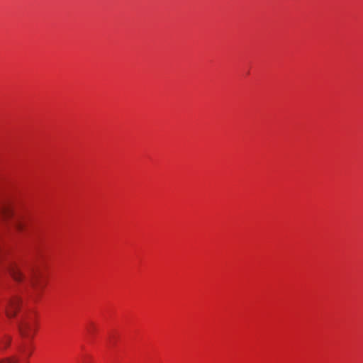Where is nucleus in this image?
<instances>
[{
    "instance_id": "nucleus-1",
    "label": "nucleus",
    "mask_w": 363,
    "mask_h": 363,
    "mask_svg": "<svg viewBox=\"0 0 363 363\" xmlns=\"http://www.w3.org/2000/svg\"><path fill=\"white\" fill-rule=\"evenodd\" d=\"M29 284L36 294L37 299L46 286V280L43 268L35 262L29 267Z\"/></svg>"
},
{
    "instance_id": "nucleus-2",
    "label": "nucleus",
    "mask_w": 363,
    "mask_h": 363,
    "mask_svg": "<svg viewBox=\"0 0 363 363\" xmlns=\"http://www.w3.org/2000/svg\"><path fill=\"white\" fill-rule=\"evenodd\" d=\"M28 321L24 323V337L33 340L38 330V322L35 318H28Z\"/></svg>"
},
{
    "instance_id": "nucleus-3",
    "label": "nucleus",
    "mask_w": 363,
    "mask_h": 363,
    "mask_svg": "<svg viewBox=\"0 0 363 363\" xmlns=\"http://www.w3.org/2000/svg\"><path fill=\"white\" fill-rule=\"evenodd\" d=\"M18 307V303L16 301L10 302L9 306L6 308V314L9 318H12L16 315V310Z\"/></svg>"
},
{
    "instance_id": "nucleus-4",
    "label": "nucleus",
    "mask_w": 363,
    "mask_h": 363,
    "mask_svg": "<svg viewBox=\"0 0 363 363\" xmlns=\"http://www.w3.org/2000/svg\"><path fill=\"white\" fill-rule=\"evenodd\" d=\"M9 272L13 278L16 281H21V274L18 267L12 264L9 268Z\"/></svg>"
},
{
    "instance_id": "nucleus-5",
    "label": "nucleus",
    "mask_w": 363,
    "mask_h": 363,
    "mask_svg": "<svg viewBox=\"0 0 363 363\" xmlns=\"http://www.w3.org/2000/svg\"><path fill=\"white\" fill-rule=\"evenodd\" d=\"M1 213L4 215V216L5 217H8V216H10V215H12L13 214V211L11 209L9 208H6V207H4V208H1Z\"/></svg>"
},
{
    "instance_id": "nucleus-6",
    "label": "nucleus",
    "mask_w": 363,
    "mask_h": 363,
    "mask_svg": "<svg viewBox=\"0 0 363 363\" xmlns=\"http://www.w3.org/2000/svg\"><path fill=\"white\" fill-rule=\"evenodd\" d=\"M0 363H16V362L14 359H9L0 361Z\"/></svg>"
},
{
    "instance_id": "nucleus-7",
    "label": "nucleus",
    "mask_w": 363,
    "mask_h": 363,
    "mask_svg": "<svg viewBox=\"0 0 363 363\" xmlns=\"http://www.w3.org/2000/svg\"><path fill=\"white\" fill-rule=\"evenodd\" d=\"M9 344V340H6L4 342H2V347L3 348H6L7 347Z\"/></svg>"
},
{
    "instance_id": "nucleus-8",
    "label": "nucleus",
    "mask_w": 363,
    "mask_h": 363,
    "mask_svg": "<svg viewBox=\"0 0 363 363\" xmlns=\"http://www.w3.org/2000/svg\"><path fill=\"white\" fill-rule=\"evenodd\" d=\"M93 331H94V325H93V324H91L90 328H88V332L90 333H92Z\"/></svg>"
}]
</instances>
